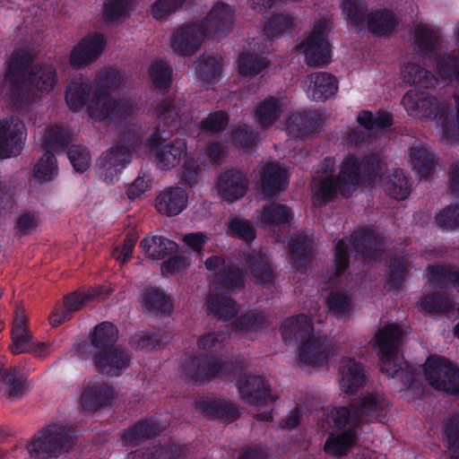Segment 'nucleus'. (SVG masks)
<instances>
[{
    "mask_svg": "<svg viewBox=\"0 0 459 459\" xmlns=\"http://www.w3.org/2000/svg\"><path fill=\"white\" fill-rule=\"evenodd\" d=\"M381 172V160L377 154H368L359 160L355 154H348L340 165L336 177L322 179L315 192V197L326 204L338 194L351 197L359 186H368L375 183Z\"/></svg>",
    "mask_w": 459,
    "mask_h": 459,
    "instance_id": "1",
    "label": "nucleus"
},
{
    "mask_svg": "<svg viewBox=\"0 0 459 459\" xmlns=\"http://www.w3.org/2000/svg\"><path fill=\"white\" fill-rule=\"evenodd\" d=\"M234 21V12L228 4L218 2L199 22L180 26L171 36V47L177 54L189 56L199 49L206 38L227 34Z\"/></svg>",
    "mask_w": 459,
    "mask_h": 459,
    "instance_id": "2",
    "label": "nucleus"
},
{
    "mask_svg": "<svg viewBox=\"0 0 459 459\" xmlns=\"http://www.w3.org/2000/svg\"><path fill=\"white\" fill-rule=\"evenodd\" d=\"M155 113L160 123L168 127V130L157 127L146 139V146L154 156L158 167L169 170L176 167L182 157L186 155L185 140L180 138L169 140V136L178 127L179 111L175 100L167 98L158 103Z\"/></svg>",
    "mask_w": 459,
    "mask_h": 459,
    "instance_id": "3",
    "label": "nucleus"
},
{
    "mask_svg": "<svg viewBox=\"0 0 459 459\" xmlns=\"http://www.w3.org/2000/svg\"><path fill=\"white\" fill-rule=\"evenodd\" d=\"M122 83L121 74L112 67H105L96 74L91 82L93 92L91 118L100 122H122L132 115L134 106L129 100L115 99L111 96Z\"/></svg>",
    "mask_w": 459,
    "mask_h": 459,
    "instance_id": "4",
    "label": "nucleus"
},
{
    "mask_svg": "<svg viewBox=\"0 0 459 459\" xmlns=\"http://www.w3.org/2000/svg\"><path fill=\"white\" fill-rule=\"evenodd\" d=\"M311 318L304 314L285 319L281 325V334L285 342H300L299 361L317 366L329 359L330 345L327 340L313 335Z\"/></svg>",
    "mask_w": 459,
    "mask_h": 459,
    "instance_id": "5",
    "label": "nucleus"
},
{
    "mask_svg": "<svg viewBox=\"0 0 459 459\" xmlns=\"http://www.w3.org/2000/svg\"><path fill=\"white\" fill-rule=\"evenodd\" d=\"M402 104L410 117L441 123L444 138L448 143L459 140V99L454 122L449 121V108L427 91L410 90L403 97Z\"/></svg>",
    "mask_w": 459,
    "mask_h": 459,
    "instance_id": "6",
    "label": "nucleus"
},
{
    "mask_svg": "<svg viewBox=\"0 0 459 459\" xmlns=\"http://www.w3.org/2000/svg\"><path fill=\"white\" fill-rule=\"evenodd\" d=\"M401 334V328L396 325L383 327L375 335L374 349L378 355L382 373L391 378H399L405 386H412L418 375L416 368L407 361H396Z\"/></svg>",
    "mask_w": 459,
    "mask_h": 459,
    "instance_id": "7",
    "label": "nucleus"
},
{
    "mask_svg": "<svg viewBox=\"0 0 459 459\" xmlns=\"http://www.w3.org/2000/svg\"><path fill=\"white\" fill-rule=\"evenodd\" d=\"M214 286L223 293L210 294L207 299V313L230 321L238 313L237 303L230 296L231 292L245 287V273L238 266L226 265L214 274Z\"/></svg>",
    "mask_w": 459,
    "mask_h": 459,
    "instance_id": "8",
    "label": "nucleus"
},
{
    "mask_svg": "<svg viewBox=\"0 0 459 459\" xmlns=\"http://www.w3.org/2000/svg\"><path fill=\"white\" fill-rule=\"evenodd\" d=\"M242 365L237 360H222L208 354H186L182 362V371L187 382L204 385L220 376H231L239 373Z\"/></svg>",
    "mask_w": 459,
    "mask_h": 459,
    "instance_id": "9",
    "label": "nucleus"
},
{
    "mask_svg": "<svg viewBox=\"0 0 459 459\" xmlns=\"http://www.w3.org/2000/svg\"><path fill=\"white\" fill-rule=\"evenodd\" d=\"M73 446L72 429L65 423L53 422L38 430L26 449L32 459H50L67 452Z\"/></svg>",
    "mask_w": 459,
    "mask_h": 459,
    "instance_id": "10",
    "label": "nucleus"
},
{
    "mask_svg": "<svg viewBox=\"0 0 459 459\" xmlns=\"http://www.w3.org/2000/svg\"><path fill=\"white\" fill-rule=\"evenodd\" d=\"M142 143L141 134L134 128L125 129L115 146L109 148L99 160L100 169L104 170L105 179L113 181L130 163L131 149Z\"/></svg>",
    "mask_w": 459,
    "mask_h": 459,
    "instance_id": "11",
    "label": "nucleus"
},
{
    "mask_svg": "<svg viewBox=\"0 0 459 459\" xmlns=\"http://www.w3.org/2000/svg\"><path fill=\"white\" fill-rule=\"evenodd\" d=\"M424 374L429 385L435 390L450 395L459 394V368L448 359L429 356L425 363Z\"/></svg>",
    "mask_w": 459,
    "mask_h": 459,
    "instance_id": "12",
    "label": "nucleus"
},
{
    "mask_svg": "<svg viewBox=\"0 0 459 459\" xmlns=\"http://www.w3.org/2000/svg\"><path fill=\"white\" fill-rule=\"evenodd\" d=\"M327 30L326 20L321 19L315 23L309 35L299 44L298 48L304 54L308 66H325L331 62L332 49Z\"/></svg>",
    "mask_w": 459,
    "mask_h": 459,
    "instance_id": "13",
    "label": "nucleus"
},
{
    "mask_svg": "<svg viewBox=\"0 0 459 459\" xmlns=\"http://www.w3.org/2000/svg\"><path fill=\"white\" fill-rule=\"evenodd\" d=\"M27 95L22 100H10L12 106L16 110H21L32 100L31 91L40 93H48L57 83L56 68L48 64L38 63L31 66L24 78Z\"/></svg>",
    "mask_w": 459,
    "mask_h": 459,
    "instance_id": "14",
    "label": "nucleus"
},
{
    "mask_svg": "<svg viewBox=\"0 0 459 459\" xmlns=\"http://www.w3.org/2000/svg\"><path fill=\"white\" fill-rule=\"evenodd\" d=\"M33 60L27 49L17 48L12 53L5 75L9 82V100H22L27 95L24 78L34 65Z\"/></svg>",
    "mask_w": 459,
    "mask_h": 459,
    "instance_id": "15",
    "label": "nucleus"
},
{
    "mask_svg": "<svg viewBox=\"0 0 459 459\" xmlns=\"http://www.w3.org/2000/svg\"><path fill=\"white\" fill-rule=\"evenodd\" d=\"M25 137L26 127L22 120L13 117L0 120V159L19 155Z\"/></svg>",
    "mask_w": 459,
    "mask_h": 459,
    "instance_id": "16",
    "label": "nucleus"
},
{
    "mask_svg": "<svg viewBox=\"0 0 459 459\" xmlns=\"http://www.w3.org/2000/svg\"><path fill=\"white\" fill-rule=\"evenodd\" d=\"M27 325L28 319L24 310L17 308L13 322L11 352L13 355L27 352H34L40 355L46 352L47 347L45 343L33 341Z\"/></svg>",
    "mask_w": 459,
    "mask_h": 459,
    "instance_id": "17",
    "label": "nucleus"
},
{
    "mask_svg": "<svg viewBox=\"0 0 459 459\" xmlns=\"http://www.w3.org/2000/svg\"><path fill=\"white\" fill-rule=\"evenodd\" d=\"M242 400L253 406H260L276 400L271 394L270 385L264 377L256 375H243L237 382Z\"/></svg>",
    "mask_w": 459,
    "mask_h": 459,
    "instance_id": "18",
    "label": "nucleus"
},
{
    "mask_svg": "<svg viewBox=\"0 0 459 459\" xmlns=\"http://www.w3.org/2000/svg\"><path fill=\"white\" fill-rule=\"evenodd\" d=\"M92 362L97 372L110 377H119L128 368L131 357L126 350L117 346L96 351L92 355Z\"/></svg>",
    "mask_w": 459,
    "mask_h": 459,
    "instance_id": "19",
    "label": "nucleus"
},
{
    "mask_svg": "<svg viewBox=\"0 0 459 459\" xmlns=\"http://www.w3.org/2000/svg\"><path fill=\"white\" fill-rule=\"evenodd\" d=\"M106 40L103 34L95 32L82 39L70 54V64L80 68L92 64L103 52Z\"/></svg>",
    "mask_w": 459,
    "mask_h": 459,
    "instance_id": "20",
    "label": "nucleus"
},
{
    "mask_svg": "<svg viewBox=\"0 0 459 459\" xmlns=\"http://www.w3.org/2000/svg\"><path fill=\"white\" fill-rule=\"evenodd\" d=\"M351 245L358 255L367 260H376L385 251V244L379 234L368 227L355 230L351 236Z\"/></svg>",
    "mask_w": 459,
    "mask_h": 459,
    "instance_id": "21",
    "label": "nucleus"
},
{
    "mask_svg": "<svg viewBox=\"0 0 459 459\" xmlns=\"http://www.w3.org/2000/svg\"><path fill=\"white\" fill-rule=\"evenodd\" d=\"M248 179L237 169H228L222 172L217 181V190L220 197L227 203H234L241 199L247 192Z\"/></svg>",
    "mask_w": 459,
    "mask_h": 459,
    "instance_id": "22",
    "label": "nucleus"
},
{
    "mask_svg": "<svg viewBox=\"0 0 459 459\" xmlns=\"http://www.w3.org/2000/svg\"><path fill=\"white\" fill-rule=\"evenodd\" d=\"M93 87L91 82L82 76L72 79L66 86L65 100L73 112L82 110L85 106L88 108V115L91 117V95Z\"/></svg>",
    "mask_w": 459,
    "mask_h": 459,
    "instance_id": "23",
    "label": "nucleus"
},
{
    "mask_svg": "<svg viewBox=\"0 0 459 459\" xmlns=\"http://www.w3.org/2000/svg\"><path fill=\"white\" fill-rule=\"evenodd\" d=\"M115 391L111 385L101 381H91L81 395V405L87 411H97L111 404Z\"/></svg>",
    "mask_w": 459,
    "mask_h": 459,
    "instance_id": "24",
    "label": "nucleus"
},
{
    "mask_svg": "<svg viewBox=\"0 0 459 459\" xmlns=\"http://www.w3.org/2000/svg\"><path fill=\"white\" fill-rule=\"evenodd\" d=\"M340 387L347 394H355L366 383L362 364L352 358H343L339 368Z\"/></svg>",
    "mask_w": 459,
    "mask_h": 459,
    "instance_id": "25",
    "label": "nucleus"
},
{
    "mask_svg": "<svg viewBox=\"0 0 459 459\" xmlns=\"http://www.w3.org/2000/svg\"><path fill=\"white\" fill-rule=\"evenodd\" d=\"M188 203V195L181 186L164 188L156 197V210L163 215L173 217L179 214Z\"/></svg>",
    "mask_w": 459,
    "mask_h": 459,
    "instance_id": "26",
    "label": "nucleus"
},
{
    "mask_svg": "<svg viewBox=\"0 0 459 459\" xmlns=\"http://www.w3.org/2000/svg\"><path fill=\"white\" fill-rule=\"evenodd\" d=\"M160 433L161 427L155 420L152 418L140 420L133 426L123 429L121 441L127 447L137 446L159 437Z\"/></svg>",
    "mask_w": 459,
    "mask_h": 459,
    "instance_id": "27",
    "label": "nucleus"
},
{
    "mask_svg": "<svg viewBox=\"0 0 459 459\" xmlns=\"http://www.w3.org/2000/svg\"><path fill=\"white\" fill-rule=\"evenodd\" d=\"M398 16L388 8L371 10L368 16L365 29L376 37H389L394 33L399 27Z\"/></svg>",
    "mask_w": 459,
    "mask_h": 459,
    "instance_id": "28",
    "label": "nucleus"
},
{
    "mask_svg": "<svg viewBox=\"0 0 459 459\" xmlns=\"http://www.w3.org/2000/svg\"><path fill=\"white\" fill-rule=\"evenodd\" d=\"M354 403H356L361 422L363 420L383 421L390 410V404L386 398L377 393L365 394L359 398L357 402H354Z\"/></svg>",
    "mask_w": 459,
    "mask_h": 459,
    "instance_id": "29",
    "label": "nucleus"
},
{
    "mask_svg": "<svg viewBox=\"0 0 459 459\" xmlns=\"http://www.w3.org/2000/svg\"><path fill=\"white\" fill-rule=\"evenodd\" d=\"M195 408L212 420L233 422L240 417L238 408L235 404L221 399L202 398L195 402Z\"/></svg>",
    "mask_w": 459,
    "mask_h": 459,
    "instance_id": "30",
    "label": "nucleus"
},
{
    "mask_svg": "<svg viewBox=\"0 0 459 459\" xmlns=\"http://www.w3.org/2000/svg\"><path fill=\"white\" fill-rule=\"evenodd\" d=\"M289 183L286 169L278 163H267L261 175V193L266 198H273L283 192Z\"/></svg>",
    "mask_w": 459,
    "mask_h": 459,
    "instance_id": "31",
    "label": "nucleus"
},
{
    "mask_svg": "<svg viewBox=\"0 0 459 459\" xmlns=\"http://www.w3.org/2000/svg\"><path fill=\"white\" fill-rule=\"evenodd\" d=\"M314 255V242L305 233H299L290 238V262L298 272L305 273Z\"/></svg>",
    "mask_w": 459,
    "mask_h": 459,
    "instance_id": "32",
    "label": "nucleus"
},
{
    "mask_svg": "<svg viewBox=\"0 0 459 459\" xmlns=\"http://www.w3.org/2000/svg\"><path fill=\"white\" fill-rule=\"evenodd\" d=\"M322 117L316 110L294 113L287 120L288 133L296 138L304 139L316 133Z\"/></svg>",
    "mask_w": 459,
    "mask_h": 459,
    "instance_id": "33",
    "label": "nucleus"
},
{
    "mask_svg": "<svg viewBox=\"0 0 459 459\" xmlns=\"http://www.w3.org/2000/svg\"><path fill=\"white\" fill-rule=\"evenodd\" d=\"M244 261L256 284L264 285L273 281L274 273L265 254L261 251H252L245 255Z\"/></svg>",
    "mask_w": 459,
    "mask_h": 459,
    "instance_id": "34",
    "label": "nucleus"
},
{
    "mask_svg": "<svg viewBox=\"0 0 459 459\" xmlns=\"http://www.w3.org/2000/svg\"><path fill=\"white\" fill-rule=\"evenodd\" d=\"M338 90L336 78L325 72L314 73L310 75L307 94L315 101H325L333 96Z\"/></svg>",
    "mask_w": 459,
    "mask_h": 459,
    "instance_id": "35",
    "label": "nucleus"
},
{
    "mask_svg": "<svg viewBox=\"0 0 459 459\" xmlns=\"http://www.w3.org/2000/svg\"><path fill=\"white\" fill-rule=\"evenodd\" d=\"M358 439V432L355 428H347L341 434L331 433L324 445L325 454L336 458L345 456L355 446Z\"/></svg>",
    "mask_w": 459,
    "mask_h": 459,
    "instance_id": "36",
    "label": "nucleus"
},
{
    "mask_svg": "<svg viewBox=\"0 0 459 459\" xmlns=\"http://www.w3.org/2000/svg\"><path fill=\"white\" fill-rule=\"evenodd\" d=\"M90 299L88 293L74 291L64 299L62 306L56 307L50 316V324L56 327L70 320L73 313L80 310L86 301Z\"/></svg>",
    "mask_w": 459,
    "mask_h": 459,
    "instance_id": "37",
    "label": "nucleus"
},
{
    "mask_svg": "<svg viewBox=\"0 0 459 459\" xmlns=\"http://www.w3.org/2000/svg\"><path fill=\"white\" fill-rule=\"evenodd\" d=\"M142 304L144 312L154 316L168 315L173 308L170 298L160 289L148 287L142 295Z\"/></svg>",
    "mask_w": 459,
    "mask_h": 459,
    "instance_id": "38",
    "label": "nucleus"
},
{
    "mask_svg": "<svg viewBox=\"0 0 459 459\" xmlns=\"http://www.w3.org/2000/svg\"><path fill=\"white\" fill-rule=\"evenodd\" d=\"M147 256L152 260L165 259L178 251V244L162 236L145 237L140 243Z\"/></svg>",
    "mask_w": 459,
    "mask_h": 459,
    "instance_id": "39",
    "label": "nucleus"
},
{
    "mask_svg": "<svg viewBox=\"0 0 459 459\" xmlns=\"http://www.w3.org/2000/svg\"><path fill=\"white\" fill-rule=\"evenodd\" d=\"M89 339L91 346L99 351L116 346L118 340V329L111 322L104 321L94 326Z\"/></svg>",
    "mask_w": 459,
    "mask_h": 459,
    "instance_id": "40",
    "label": "nucleus"
},
{
    "mask_svg": "<svg viewBox=\"0 0 459 459\" xmlns=\"http://www.w3.org/2000/svg\"><path fill=\"white\" fill-rule=\"evenodd\" d=\"M342 8L350 25L356 31L359 32L365 30L370 13L366 0H342Z\"/></svg>",
    "mask_w": 459,
    "mask_h": 459,
    "instance_id": "41",
    "label": "nucleus"
},
{
    "mask_svg": "<svg viewBox=\"0 0 459 459\" xmlns=\"http://www.w3.org/2000/svg\"><path fill=\"white\" fill-rule=\"evenodd\" d=\"M410 161L413 170L420 179L427 178L432 175L436 161L434 155L422 146H412L410 149Z\"/></svg>",
    "mask_w": 459,
    "mask_h": 459,
    "instance_id": "42",
    "label": "nucleus"
},
{
    "mask_svg": "<svg viewBox=\"0 0 459 459\" xmlns=\"http://www.w3.org/2000/svg\"><path fill=\"white\" fill-rule=\"evenodd\" d=\"M429 281L439 289L453 286L459 292V270L446 265H429Z\"/></svg>",
    "mask_w": 459,
    "mask_h": 459,
    "instance_id": "43",
    "label": "nucleus"
},
{
    "mask_svg": "<svg viewBox=\"0 0 459 459\" xmlns=\"http://www.w3.org/2000/svg\"><path fill=\"white\" fill-rule=\"evenodd\" d=\"M410 266V262L403 256H394L390 259L386 274V284L389 290H396L402 287Z\"/></svg>",
    "mask_w": 459,
    "mask_h": 459,
    "instance_id": "44",
    "label": "nucleus"
},
{
    "mask_svg": "<svg viewBox=\"0 0 459 459\" xmlns=\"http://www.w3.org/2000/svg\"><path fill=\"white\" fill-rule=\"evenodd\" d=\"M291 210L285 204L272 202L263 207L261 221L266 225L280 226L291 220Z\"/></svg>",
    "mask_w": 459,
    "mask_h": 459,
    "instance_id": "45",
    "label": "nucleus"
},
{
    "mask_svg": "<svg viewBox=\"0 0 459 459\" xmlns=\"http://www.w3.org/2000/svg\"><path fill=\"white\" fill-rule=\"evenodd\" d=\"M401 74L405 82L422 84L429 88L437 82L435 76L426 68L415 63H408L402 67Z\"/></svg>",
    "mask_w": 459,
    "mask_h": 459,
    "instance_id": "46",
    "label": "nucleus"
},
{
    "mask_svg": "<svg viewBox=\"0 0 459 459\" xmlns=\"http://www.w3.org/2000/svg\"><path fill=\"white\" fill-rule=\"evenodd\" d=\"M238 72L242 76H255L264 71L269 65L265 57L254 53L243 52L238 60Z\"/></svg>",
    "mask_w": 459,
    "mask_h": 459,
    "instance_id": "47",
    "label": "nucleus"
},
{
    "mask_svg": "<svg viewBox=\"0 0 459 459\" xmlns=\"http://www.w3.org/2000/svg\"><path fill=\"white\" fill-rule=\"evenodd\" d=\"M281 106L278 99L268 97L255 109V117L264 128L271 126L280 117Z\"/></svg>",
    "mask_w": 459,
    "mask_h": 459,
    "instance_id": "48",
    "label": "nucleus"
},
{
    "mask_svg": "<svg viewBox=\"0 0 459 459\" xmlns=\"http://www.w3.org/2000/svg\"><path fill=\"white\" fill-rule=\"evenodd\" d=\"M333 244V275L338 278L349 270L352 249L346 238H335Z\"/></svg>",
    "mask_w": 459,
    "mask_h": 459,
    "instance_id": "49",
    "label": "nucleus"
},
{
    "mask_svg": "<svg viewBox=\"0 0 459 459\" xmlns=\"http://www.w3.org/2000/svg\"><path fill=\"white\" fill-rule=\"evenodd\" d=\"M294 26V17L289 13H274L264 24V31L267 38L273 39L283 36Z\"/></svg>",
    "mask_w": 459,
    "mask_h": 459,
    "instance_id": "50",
    "label": "nucleus"
},
{
    "mask_svg": "<svg viewBox=\"0 0 459 459\" xmlns=\"http://www.w3.org/2000/svg\"><path fill=\"white\" fill-rule=\"evenodd\" d=\"M411 186L404 171L401 169H395L386 184V193L394 199L405 200L411 194Z\"/></svg>",
    "mask_w": 459,
    "mask_h": 459,
    "instance_id": "51",
    "label": "nucleus"
},
{
    "mask_svg": "<svg viewBox=\"0 0 459 459\" xmlns=\"http://www.w3.org/2000/svg\"><path fill=\"white\" fill-rule=\"evenodd\" d=\"M267 319L262 312L249 310L238 317L233 323L232 327L239 332H258L265 327Z\"/></svg>",
    "mask_w": 459,
    "mask_h": 459,
    "instance_id": "52",
    "label": "nucleus"
},
{
    "mask_svg": "<svg viewBox=\"0 0 459 459\" xmlns=\"http://www.w3.org/2000/svg\"><path fill=\"white\" fill-rule=\"evenodd\" d=\"M420 307L429 314H446L453 310L454 304L446 295L435 292L425 295L420 301Z\"/></svg>",
    "mask_w": 459,
    "mask_h": 459,
    "instance_id": "53",
    "label": "nucleus"
},
{
    "mask_svg": "<svg viewBox=\"0 0 459 459\" xmlns=\"http://www.w3.org/2000/svg\"><path fill=\"white\" fill-rule=\"evenodd\" d=\"M357 121L367 130L385 129L392 126L394 118L391 113L385 110H378L376 115L369 110H362Z\"/></svg>",
    "mask_w": 459,
    "mask_h": 459,
    "instance_id": "54",
    "label": "nucleus"
},
{
    "mask_svg": "<svg viewBox=\"0 0 459 459\" xmlns=\"http://www.w3.org/2000/svg\"><path fill=\"white\" fill-rule=\"evenodd\" d=\"M149 75L154 88L166 92L171 87L172 69L166 62H153L149 68Z\"/></svg>",
    "mask_w": 459,
    "mask_h": 459,
    "instance_id": "55",
    "label": "nucleus"
},
{
    "mask_svg": "<svg viewBox=\"0 0 459 459\" xmlns=\"http://www.w3.org/2000/svg\"><path fill=\"white\" fill-rule=\"evenodd\" d=\"M195 73L203 82L215 83L220 81L221 65L214 56H202L195 67Z\"/></svg>",
    "mask_w": 459,
    "mask_h": 459,
    "instance_id": "56",
    "label": "nucleus"
},
{
    "mask_svg": "<svg viewBox=\"0 0 459 459\" xmlns=\"http://www.w3.org/2000/svg\"><path fill=\"white\" fill-rule=\"evenodd\" d=\"M333 425L338 429L355 428L356 431L361 426V421L356 408V403H352L347 406H341L335 409L333 415Z\"/></svg>",
    "mask_w": 459,
    "mask_h": 459,
    "instance_id": "57",
    "label": "nucleus"
},
{
    "mask_svg": "<svg viewBox=\"0 0 459 459\" xmlns=\"http://www.w3.org/2000/svg\"><path fill=\"white\" fill-rule=\"evenodd\" d=\"M71 143V135L65 128L55 126H51L46 133L43 141V147L46 152L65 150Z\"/></svg>",
    "mask_w": 459,
    "mask_h": 459,
    "instance_id": "58",
    "label": "nucleus"
},
{
    "mask_svg": "<svg viewBox=\"0 0 459 459\" xmlns=\"http://www.w3.org/2000/svg\"><path fill=\"white\" fill-rule=\"evenodd\" d=\"M230 123V116L224 110H216L208 114L199 123V128L211 135L225 131Z\"/></svg>",
    "mask_w": 459,
    "mask_h": 459,
    "instance_id": "59",
    "label": "nucleus"
},
{
    "mask_svg": "<svg viewBox=\"0 0 459 459\" xmlns=\"http://www.w3.org/2000/svg\"><path fill=\"white\" fill-rule=\"evenodd\" d=\"M56 158L53 152H45L36 163L33 170L34 178L39 182H48L57 174Z\"/></svg>",
    "mask_w": 459,
    "mask_h": 459,
    "instance_id": "60",
    "label": "nucleus"
},
{
    "mask_svg": "<svg viewBox=\"0 0 459 459\" xmlns=\"http://www.w3.org/2000/svg\"><path fill=\"white\" fill-rule=\"evenodd\" d=\"M329 310L337 316H347L353 309V302L350 295L344 291L331 290L326 298Z\"/></svg>",
    "mask_w": 459,
    "mask_h": 459,
    "instance_id": "61",
    "label": "nucleus"
},
{
    "mask_svg": "<svg viewBox=\"0 0 459 459\" xmlns=\"http://www.w3.org/2000/svg\"><path fill=\"white\" fill-rule=\"evenodd\" d=\"M152 459H181L186 455L187 447L177 442L158 443L152 446Z\"/></svg>",
    "mask_w": 459,
    "mask_h": 459,
    "instance_id": "62",
    "label": "nucleus"
},
{
    "mask_svg": "<svg viewBox=\"0 0 459 459\" xmlns=\"http://www.w3.org/2000/svg\"><path fill=\"white\" fill-rule=\"evenodd\" d=\"M414 39L420 51L429 54L436 48L437 37L428 24L420 23L415 27Z\"/></svg>",
    "mask_w": 459,
    "mask_h": 459,
    "instance_id": "63",
    "label": "nucleus"
},
{
    "mask_svg": "<svg viewBox=\"0 0 459 459\" xmlns=\"http://www.w3.org/2000/svg\"><path fill=\"white\" fill-rule=\"evenodd\" d=\"M443 441L451 452L459 453V415H453L444 422Z\"/></svg>",
    "mask_w": 459,
    "mask_h": 459,
    "instance_id": "64",
    "label": "nucleus"
}]
</instances>
